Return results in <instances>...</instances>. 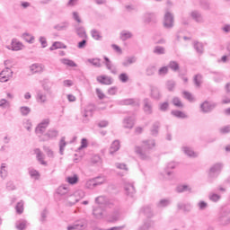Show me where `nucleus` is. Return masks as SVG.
Here are the masks:
<instances>
[{
  "mask_svg": "<svg viewBox=\"0 0 230 230\" xmlns=\"http://www.w3.org/2000/svg\"><path fill=\"white\" fill-rule=\"evenodd\" d=\"M28 227V221L20 219L15 223V228L18 230H24Z\"/></svg>",
  "mask_w": 230,
  "mask_h": 230,
  "instance_id": "30",
  "label": "nucleus"
},
{
  "mask_svg": "<svg viewBox=\"0 0 230 230\" xmlns=\"http://www.w3.org/2000/svg\"><path fill=\"white\" fill-rule=\"evenodd\" d=\"M159 128H161V122L155 121L150 128V134L154 137H157L159 136Z\"/></svg>",
  "mask_w": 230,
  "mask_h": 230,
  "instance_id": "21",
  "label": "nucleus"
},
{
  "mask_svg": "<svg viewBox=\"0 0 230 230\" xmlns=\"http://www.w3.org/2000/svg\"><path fill=\"white\" fill-rule=\"evenodd\" d=\"M87 62H89V64H92V66H94V67H102V59L98 58H89L87 59Z\"/></svg>",
  "mask_w": 230,
  "mask_h": 230,
  "instance_id": "38",
  "label": "nucleus"
},
{
  "mask_svg": "<svg viewBox=\"0 0 230 230\" xmlns=\"http://www.w3.org/2000/svg\"><path fill=\"white\" fill-rule=\"evenodd\" d=\"M91 163L93 164H102V157H100L98 155H95L92 157Z\"/></svg>",
  "mask_w": 230,
  "mask_h": 230,
  "instance_id": "54",
  "label": "nucleus"
},
{
  "mask_svg": "<svg viewBox=\"0 0 230 230\" xmlns=\"http://www.w3.org/2000/svg\"><path fill=\"white\" fill-rule=\"evenodd\" d=\"M67 182L69 184H76V182H78V176L75 174L74 176L67 177Z\"/></svg>",
  "mask_w": 230,
  "mask_h": 230,
  "instance_id": "58",
  "label": "nucleus"
},
{
  "mask_svg": "<svg viewBox=\"0 0 230 230\" xmlns=\"http://www.w3.org/2000/svg\"><path fill=\"white\" fill-rule=\"evenodd\" d=\"M36 101L38 103H46L48 102V95L41 90H38L36 93Z\"/></svg>",
  "mask_w": 230,
  "mask_h": 230,
  "instance_id": "20",
  "label": "nucleus"
},
{
  "mask_svg": "<svg viewBox=\"0 0 230 230\" xmlns=\"http://www.w3.org/2000/svg\"><path fill=\"white\" fill-rule=\"evenodd\" d=\"M173 14L170 12H165V14L164 16V27L167 30H171V28H173Z\"/></svg>",
  "mask_w": 230,
  "mask_h": 230,
  "instance_id": "7",
  "label": "nucleus"
},
{
  "mask_svg": "<svg viewBox=\"0 0 230 230\" xmlns=\"http://www.w3.org/2000/svg\"><path fill=\"white\" fill-rule=\"evenodd\" d=\"M58 137V130L50 128L43 136H40V141H49V139H56Z\"/></svg>",
  "mask_w": 230,
  "mask_h": 230,
  "instance_id": "5",
  "label": "nucleus"
},
{
  "mask_svg": "<svg viewBox=\"0 0 230 230\" xmlns=\"http://www.w3.org/2000/svg\"><path fill=\"white\" fill-rule=\"evenodd\" d=\"M61 64H64V66H68V67H76V63L71 59L67 58H62L60 59Z\"/></svg>",
  "mask_w": 230,
  "mask_h": 230,
  "instance_id": "40",
  "label": "nucleus"
},
{
  "mask_svg": "<svg viewBox=\"0 0 230 230\" xmlns=\"http://www.w3.org/2000/svg\"><path fill=\"white\" fill-rule=\"evenodd\" d=\"M190 17L195 21V22L202 23L204 22V17L202 16V13L199 11H192L190 13Z\"/></svg>",
  "mask_w": 230,
  "mask_h": 230,
  "instance_id": "18",
  "label": "nucleus"
},
{
  "mask_svg": "<svg viewBox=\"0 0 230 230\" xmlns=\"http://www.w3.org/2000/svg\"><path fill=\"white\" fill-rule=\"evenodd\" d=\"M11 48L12 51H21V49L23 48V45L21 41L17 40V39H13Z\"/></svg>",
  "mask_w": 230,
  "mask_h": 230,
  "instance_id": "22",
  "label": "nucleus"
},
{
  "mask_svg": "<svg viewBox=\"0 0 230 230\" xmlns=\"http://www.w3.org/2000/svg\"><path fill=\"white\" fill-rule=\"evenodd\" d=\"M120 147L119 140H114L110 147V154H116Z\"/></svg>",
  "mask_w": 230,
  "mask_h": 230,
  "instance_id": "29",
  "label": "nucleus"
},
{
  "mask_svg": "<svg viewBox=\"0 0 230 230\" xmlns=\"http://www.w3.org/2000/svg\"><path fill=\"white\" fill-rule=\"evenodd\" d=\"M171 114L172 116H174L175 118H180L181 119H185L186 118H188V115L185 114L184 112L181 111H176V110L172 111Z\"/></svg>",
  "mask_w": 230,
  "mask_h": 230,
  "instance_id": "35",
  "label": "nucleus"
},
{
  "mask_svg": "<svg viewBox=\"0 0 230 230\" xmlns=\"http://www.w3.org/2000/svg\"><path fill=\"white\" fill-rule=\"evenodd\" d=\"M29 175L31 179H35V181H39V179H40V173L35 169H29Z\"/></svg>",
  "mask_w": 230,
  "mask_h": 230,
  "instance_id": "39",
  "label": "nucleus"
},
{
  "mask_svg": "<svg viewBox=\"0 0 230 230\" xmlns=\"http://www.w3.org/2000/svg\"><path fill=\"white\" fill-rule=\"evenodd\" d=\"M67 28H69V22H62L54 26V30H56L57 31H66Z\"/></svg>",
  "mask_w": 230,
  "mask_h": 230,
  "instance_id": "25",
  "label": "nucleus"
},
{
  "mask_svg": "<svg viewBox=\"0 0 230 230\" xmlns=\"http://www.w3.org/2000/svg\"><path fill=\"white\" fill-rule=\"evenodd\" d=\"M166 206H170V199H161L157 203V208H166Z\"/></svg>",
  "mask_w": 230,
  "mask_h": 230,
  "instance_id": "55",
  "label": "nucleus"
},
{
  "mask_svg": "<svg viewBox=\"0 0 230 230\" xmlns=\"http://www.w3.org/2000/svg\"><path fill=\"white\" fill-rule=\"evenodd\" d=\"M67 143H66V137H62L59 141V154L64 155V150L66 149Z\"/></svg>",
  "mask_w": 230,
  "mask_h": 230,
  "instance_id": "37",
  "label": "nucleus"
},
{
  "mask_svg": "<svg viewBox=\"0 0 230 230\" xmlns=\"http://www.w3.org/2000/svg\"><path fill=\"white\" fill-rule=\"evenodd\" d=\"M144 215H146V217H147V218H150L152 217V208H150V207H146L142 209Z\"/></svg>",
  "mask_w": 230,
  "mask_h": 230,
  "instance_id": "59",
  "label": "nucleus"
},
{
  "mask_svg": "<svg viewBox=\"0 0 230 230\" xmlns=\"http://www.w3.org/2000/svg\"><path fill=\"white\" fill-rule=\"evenodd\" d=\"M152 148H155V140H144L142 141V146H135V154H137L142 161H150V150H152Z\"/></svg>",
  "mask_w": 230,
  "mask_h": 230,
  "instance_id": "1",
  "label": "nucleus"
},
{
  "mask_svg": "<svg viewBox=\"0 0 230 230\" xmlns=\"http://www.w3.org/2000/svg\"><path fill=\"white\" fill-rule=\"evenodd\" d=\"M58 195H60V197H65L67 199V197H71V194H69V186L67 185H61L57 190Z\"/></svg>",
  "mask_w": 230,
  "mask_h": 230,
  "instance_id": "13",
  "label": "nucleus"
},
{
  "mask_svg": "<svg viewBox=\"0 0 230 230\" xmlns=\"http://www.w3.org/2000/svg\"><path fill=\"white\" fill-rule=\"evenodd\" d=\"M137 58L136 57H128L122 62L123 67H128V66H132V64H136Z\"/></svg>",
  "mask_w": 230,
  "mask_h": 230,
  "instance_id": "28",
  "label": "nucleus"
},
{
  "mask_svg": "<svg viewBox=\"0 0 230 230\" xmlns=\"http://www.w3.org/2000/svg\"><path fill=\"white\" fill-rule=\"evenodd\" d=\"M62 48L64 49H66V45H64L62 42L60 41H55L52 46L49 48L50 51H55V49H62Z\"/></svg>",
  "mask_w": 230,
  "mask_h": 230,
  "instance_id": "34",
  "label": "nucleus"
},
{
  "mask_svg": "<svg viewBox=\"0 0 230 230\" xmlns=\"http://www.w3.org/2000/svg\"><path fill=\"white\" fill-rule=\"evenodd\" d=\"M104 61L108 71H110V73H111L112 75H118V69L116 68V66H114L112 61H111V59L107 58V56H104Z\"/></svg>",
  "mask_w": 230,
  "mask_h": 230,
  "instance_id": "11",
  "label": "nucleus"
},
{
  "mask_svg": "<svg viewBox=\"0 0 230 230\" xmlns=\"http://www.w3.org/2000/svg\"><path fill=\"white\" fill-rule=\"evenodd\" d=\"M20 112H21L22 116H28V114H30V112H31V108H30L28 106H22V107H20Z\"/></svg>",
  "mask_w": 230,
  "mask_h": 230,
  "instance_id": "46",
  "label": "nucleus"
},
{
  "mask_svg": "<svg viewBox=\"0 0 230 230\" xmlns=\"http://www.w3.org/2000/svg\"><path fill=\"white\" fill-rule=\"evenodd\" d=\"M151 98H153V100H161V92L159 91V88L151 86Z\"/></svg>",
  "mask_w": 230,
  "mask_h": 230,
  "instance_id": "26",
  "label": "nucleus"
},
{
  "mask_svg": "<svg viewBox=\"0 0 230 230\" xmlns=\"http://www.w3.org/2000/svg\"><path fill=\"white\" fill-rule=\"evenodd\" d=\"M219 132H220V134H229V132H230V125L225 126L223 128H219Z\"/></svg>",
  "mask_w": 230,
  "mask_h": 230,
  "instance_id": "64",
  "label": "nucleus"
},
{
  "mask_svg": "<svg viewBox=\"0 0 230 230\" xmlns=\"http://www.w3.org/2000/svg\"><path fill=\"white\" fill-rule=\"evenodd\" d=\"M182 151L189 157H197V155H198L197 153H195V151H193V149H191L190 147H188V146L182 147Z\"/></svg>",
  "mask_w": 230,
  "mask_h": 230,
  "instance_id": "33",
  "label": "nucleus"
},
{
  "mask_svg": "<svg viewBox=\"0 0 230 230\" xmlns=\"http://www.w3.org/2000/svg\"><path fill=\"white\" fill-rule=\"evenodd\" d=\"M34 154L36 155L37 161H39L43 166H48V162L44 161V155L40 148L34 149Z\"/></svg>",
  "mask_w": 230,
  "mask_h": 230,
  "instance_id": "17",
  "label": "nucleus"
},
{
  "mask_svg": "<svg viewBox=\"0 0 230 230\" xmlns=\"http://www.w3.org/2000/svg\"><path fill=\"white\" fill-rule=\"evenodd\" d=\"M150 227H154V221H146L143 226H139L138 230H148Z\"/></svg>",
  "mask_w": 230,
  "mask_h": 230,
  "instance_id": "45",
  "label": "nucleus"
},
{
  "mask_svg": "<svg viewBox=\"0 0 230 230\" xmlns=\"http://www.w3.org/2000/svg\"><path fill=\"white\" fill-rule=\"evenodd\" d=\"M132 37H134V35L132 34V32H130V31L124 30L119 33V39L123 42L128 40V39H132Z\"/></svg>",
  "mask_w": 230,
  "mask_h": 230,
  "instance_id": "23",
  "label": "nucleus"
},
{
  "mask_svg": "<svg viewBox=\"0 0 230 230\" xmlns=\"http://www.w3.org/2000/svg\"><path fill=\"white\" fill-rule=\"evenodd\" d=\"M124 190L127 197H130L131 199L136 195V188L132 183H125Z\"/></svg>",
  "mask_w": 230,
  "mask_h": 230,
  "instance_id": "12",
  "label": "nucleus"
},
{
  "mask_svg": "<svg viewBox=\"0 0 230 230\" xmlns=\"http://www.w3.org/2000/svg\"><path fill=\"white\" fill-rule=\"evenodd\" d=\"M104 182H105V177L99 176L92 180H88L85 183V188L87 190H94L96 186H102V184H103Z\"/></svg>",
  "mask_w": 230,
  "mask_h": 230,
  "instance_id": "2",
  "label": "nucleus"
},
{
  "mask_svg": "<svg viewBox=\"0 0 230 230\" xmlns=\"http://www.w3.org/2000/svg\"><path fill=\"white\" fill-rule=\"evenodd\" d=\"M178 209H183V211H191V204L178 203Z\"/></svg>",
  "mask_w": 230,
  "mask_h": 230,
  "instance_id": "48",
  "label": "nucleus"
},
{
  "mask_svg": "<svg viewBox=\"0 0 230 230\" xmlns=\"http://www.w3.org/2000/svg\"><path fill=\"white\" fill-rule=\"evenodd\" d=\"M124 128H134V119L132 117H127L123 119Z\"/></svg>",
  "mask_w": 230,
  "mask_h": 230,
  "instance_id": "27",
  "label": "nucleus"
},
{
  "mask_svg": "<svg viewBox=\"0 0 230 230\" xmlns=\"http://www.w3.org/2000/svg\"><path fill=\"white\" fill-rule=\"evenodd\" d=\"M172 104L174 105V107H178L179 109H182L184 107L182 102H181V99H179V97H174L172 99Z\"/></svg>",
  "mask_w": 230,
  "mask_h": 230,
  "instance_id": "50",
  "label": "nucleus"
},
{
  "mask_svg": "<svg viewBox=\"0 0 230 230\" xmlns=\"http://www.w3.org/2000/svg\"><path fill=\"white\" fill-rule=\"evenodd\" d=\"M115 166L119 170H124V172H128V167H127V164H125L116 163Z\"/></svg>",
  "mask_w": 230,
  "mask_h": 230,
  "instance_id": "60",
  "label": "nucleus"
},
{
  "mask_svg": "<svg viewBox=\"0 0 230 230\" xmlns=\"http://www.w3.org/2000/svg\"><path fill=\"white\" fill-rule=\"evenodd\" d=\"M23 39L26 42H29V44H33V41L35 40V37L28 32L23 33Z\"/></svg>",
  "mask_w": 230,
  "mask_h": 230,
  "instance_id": "47",
  "label": "nucleus"
},
{
  "mask_svg": "<svg viewBox=\"0 0 230 230\" xmlns=\"http://www.w3.org/2000/svg\"><path fill=\"white\" fill-rule=\"evenodd\" d=\"M218 220L221 226H227V224H230V209L229 208L224 209L220 213Z\"/></svg>",
  "mask_w": 230,
  "mask_h": 230,
  "instance_id": "6",
  "label": "nucleus"
},
{
  "mask_svg": "<svg viewBox=\"0 0 230 230\" xmlns=\"http://www.w3.org/2000/svg\"><path fill=\"white\" fill-rule=\"evenodd\" d=\"M177 193H184V191L191 192V187L188 185H180L176 188Z\"/></svg>",
  "mask_w": 230,
  "mask_h": 230,
  "instance_id": "41",
  "label": "nucleus"
},
{
  "mask_svg": "<svg viewBox=\"0 0 230 230\" xmlns=\"http://www.w3.org/2000/svg\"><path fill=\"white\" fill-rule=\"evenodd\" d=\"M144 102V112L146 114H152L153 112V107H152V101L150 99L146 98L143 101Z\"/></svg>",
  "mask_w": 230,
  "mask_h": 230,
  "instance_id": "19",
  "label": "nucleus"
},
{
  "mask_svg": "<svg viewBox=\"0 0 230 230\" xmlns=\"http://www.w3.org/2000/svg\"><path fill=\"white\" fill-rule=\"evenodd\" d=\"M159 76H164L168 75V66H163L158 70Z\"/></svg>",
  "mask_w": 230,
  "mask_h": 230,
  "instance_id": "61",
  "label": "nucleus"
},
{
  "mask_svg": "<svg viewBox=\"0 0 230 230\" xmlns=\"http://www.w3.org/2000/svg\"><path fill=\"white\" fill-rule=\"evenodd\" d=\"M87 227L86 221H79L72 226H67V230H84Z\"/></svg>",
  "mask_w": 230,
  "mask_h": 230,
  "instance_id": "15",
  "label": "nucleus"
},
{
  "mask_svg": "<svg viewBox=\"0 0 230 230\" xmlns=\"http://www.w3.org/2000/svg\"><path fill=\"white\" fill-rule=\"evenodd\" d=\"M222 168H224V164L220 163L212 165L209 169L208 177H210V179H216V177H218V175H220Z\"/></svg>",
  "mask_w": 230,
  "mask_h": 230,
  "instance_id": "4",
  "label": "nucleus"
},
{
  "mask_svg": "<svg viewBox=\"0 0 230 230\" xmlns=\"http://www.w3.org/2000/svg\"><path fill=\"white\" fill-rule=\"evenodd\" d=\"M93 215L94 218H97V220H101V218H104V217H107V211L101 206L93 207Z\"/></svg>",
  "mask_w": 230,
  "mask_h": 230,
  "instance_id": "8",
  "label": "nucleus"
},
{
  "mask_svg": "<svg viewBox=\"0 0 230 230\" xmlns=\"http://www.w3.org/2000/svg\"><path fill=\"white\" fill-rule=\"evenodd\" d=\"M91 35H92V38L94 40H102V32H100L98 30L96 29H93L91 31Z\"/></svg>",
  "mask_w": 230,
  "mask_h": 230,
  "instance_id": "36",
  "label": "nucleus"
},
{
  "mask_svg": "<svg viewBox=\"0 0 230 230\" xmlns=\"http://www.w3.org/2000/svg\"><path fill=\"white\" fill-rule=\"evenodd\" d=\"M97 82L102 85H112V77L107 75L97 76Z\"/></svg>",
  "mask_w": 230,
  "mask_h": 230,
  "instance_id": "16",
  "label": "nucleus"
},
{
  "mask_svg": "<svg viewBox=\"0 0 230 230\" xmlns=\"http://www.w3.org/2000/svg\"><path fill=\"white\" fill-rule=\"evenodd\" d=\"M147 76H152L155 73V66H149L146 70Z\"/></svg>",
  "mask_w": 230,
  "mask_h": 230,
  "instance_id": "57",
  "label": "nucleus"
},
{
  "mask_svg": "<svg viewBox=\"0 0 230 230\" xmlns=\"http://www.w3.org/2000/svg\"><path fill=\"white\" fill-rule=\"evenodd\" d=\"M15 210H16V213H18V215H22L24 211V202L23 201L18 202L15 207Z\"/></svg>",
  "mask_w": 230,
  "mask_h": 230,
  "instance_id": "44",
  "label": "nucleus"
},
{
  "mask_svg": "<svg viewBox=\"0 0 230 230\" xmlns=\"http://www.w3.org/2000/svg\"><path fill=\"white\" fill-rule=\"evenodd\" d=\"M166 86L168 91H173L175 88V81H167Z\"/></svg>",
  "mask_w": 230,
  "mask_h": 230,
  "instance_id": "63",
  "label": "nucleus"
},
{
  "mask_svg": "<svg viewBox=\"0 0 230 230\" xmlns=\"http://www.w3.org/2000/svg\"><path fill=\"white\" fill-rule=\"evenodd\" d=\"M94 111V106L90 105L88 106L83 112V122L84 123H88L89 122V119L87 118H91L93 116V112Z\"/></svg>",
  "mask_w": 230,
  "mask_h": 230,
  "instance_id": "14",
  "label": "nucleus"
},
{
  "mask_svg": "<svg viewBox=\"0 0 230 230\" xmlns=\"http://www.w3.org/2000/svg\"><path fill=\"white\" fill-rule=\"evenodd\" d=\"M75 33L81 39H87V32H85V29L84 27H75Z\"/></svg>",
  "mask_w": 230,
  "mask_h": 230,
  "instance_id": "31",
  "label": "nucleus"
},
{
  "mask_svg": "<svg viewBox=\"0 0 230 230\" xmlns=\"http://www.w3.org/2000/svg\"><path fill=\"white\" fill-rule=\"evenodd\" d=\"M146 22H152L155 19V13H146Z\"/></svg>",
  "mask_w": 230,
  "mask_h": 230,
  "instance_id": "62",
  "label": "nucleus"
},
{
  "mask_svg": "<svg viewBox=\"0 0 230 230\" xmlns=\"http://www.w3.org/2000/svg\"><path fill=\"white\" fill-rule=\"evenodd\" d=\"M169 107H170V104L168 103V102H162L159 104V111H161L162 112H166Z\"/></svg>",
  "mask_w": 230,
  "mask_h": 230,
  "instance_id": "53",
  "label": "nucleus"
},
{
  "mask_svg": "<svg viewBox=\"0 0 230 230\" xmlns=\"http://www.w3.org/2000/svg\"><path fill=\"white\" fill-rule=\"evenodd\" d=\"M30 71L31 73H32V75H35L37 73H42V71H44V66H42V65L40 64H32L30 66Z\"/></svg>",
  "mask_w": 230,
  "mask_h": 230,
  "instance_id": "24",
  "label": "nucleus"
},
{
  "mask_svg": "<svg viewBox=\"0 0 230 230\" xmlns=\"http://www.w3.org/2000/svg\"><path fill=\"white\" fill-rule=\"evenodd\" d=\"M35 132H36L37 136L40 138V136L44 135V133L46 132V129L44 128H42V126H40L38 124V126L35 128Z\"/></svg>",
  "mask_w": 230,
  "mask_h": 230,
  "instance_id": "52",
  "label": "nucleus"
},
{
  "mask_svg": "<svg viewBox=\"0 0 230 230\" xmlns=\"http://www.w3.org/2000/svg\"><path fill=\"white\" fill-rule=\"evenodd\" d=\"M208 199L212 202H218V200H220L221 197H220V195H218L217 193H211V194H209Z\"/></svg>",
  "mask_w": 230,
  "mask_h": 230,
  "instance_id": "56",
  "label": "nucleus"
},
{
  "mask_svg": "<svg viewBox=\"0 0 230 230\" xmlns=\"http://www.w3.org/2000/svg\"><path fill=\"white\" fill-rule=\"evenodd\" d=\"M95 204L104 206V208H114V201L109 199L106 196H99L95 198Z\"/></svg>",
  "mask_w": 230,
  "mask_h": 230,
  "instance_id": "3",
  "label": "nucleus"
},
{
  "mask_svg": "<svg viewBox=\"0 0 230 230\" xmlns=\"http://www.w3.org/2000/svg\"><path fill=\"white\" fill-rule=\"evenodd\" d=\"M193 82L196 87H200V85H202V75L197 74L196 75H194Z\"/></svg>",
  "mask_w": 230,
  "mask_h": 230,
  "instance_id": "43",
  "label": "nucleus"
},
{
  "mask_svg": "<svg viewBox=\"0 0 230 230\" xmlns=\"http://www.w3.org/2000/svg\"><path fill=\"white\" fill-rule=\"evenodd\" d=\"M193 48L197 51V53H199V55H202V53H204V44L199 41H195L193 43Z\"/></svg>",
  "mask_w": 230,
  "mask_h": 230,
  "instance_id": "32",
  "label": "nucleus"
},
{
  "mask_svg": "<svg viewBox=\"0 0 230 230\" xmlns=\"http://www.w3.org/2000/svg\"><path fill=\"white\" fill-rule=\"evenodd\" d=\"M217 107V103L211 102L209 101H205L203 103L200 104L201 111L205 114H208V112H211L213 109Z\"/></svg>",
  "mask_w": 230,
  "mask_h": 230,
  "instance_id": "10",
  "label": "nucleus"
},
{
  "mask_svg": "<svg viewBox=\"0 0 230 230\" xmlns=\"http://www.w3.org/2000/svg\"><path fill=\"white\" fill-rule=\"evenodd\" d=\"M169 69H172V71H179V63L176 61H171L168 65Z\"/></svg>",
  "mask_w": 230,
  "mask_h": 230,
  "instance_id": "51",
  "label": "nucleus"
},
{
  "mask_svg": "<svg viewBox=\"0 0 230 230\" xmlns=\"http://www.w3.org/2000/svg\"><path fill=\"white\" fill-rule=\"evenodd\" d=\"M13 76V71L10 69V67H5L1 73H0V82L4 83L8 82L10 78Z\"/></svg>",
  "mask_w": 230,
  "mask_h": 230,
  "instance_id": "9",
  "label": "nucleus"
},
{
  "mask_svg": "<svg viewBox=\"0 0 230 230\" xmlns=\"http://www.w3.org/2000/svg\"><path fill=\"white\" fill-rule=\"evenodd\" d=\"M120 105H138L136 103V101L134 99H124L120 101Z\"/></svg>",
  "mask_w": 230,
  "mask_h": 230,
  "instance_id": "49",
  "label": "nucleus"
},
{
  "mask_svg": "<svg viewBox=\"0 0 230 230\" xmlns=\"http://www.w3.org/2000/svg\"><path fill=\"white\" fill-rule=\"evenodd\" d=\"M153 53H155V55H164V53H166V49L164 47L156 46L155 47Z\"/></svg>",
  "mask_w": 230,
  "mask_h": 230,
  "instance_id": "42",
  "label": "nucleus"
}]
</instances>
